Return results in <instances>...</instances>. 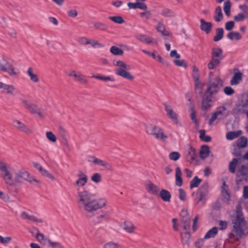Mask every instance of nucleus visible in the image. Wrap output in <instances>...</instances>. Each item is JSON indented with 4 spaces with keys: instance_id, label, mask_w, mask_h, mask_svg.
<instances>
[{
    "instance_id": "nucleus-1",
    "label": "nucleus",
    "mask_w": 248,
    "mask_h": 248,
    "mask_svg": "<svg viewBox=\"0 0 248 248\" xmlns=\"http://www.w3.org/2000/svg\"><path fill=\"white\" fill-rule=\"evenodd\" d=\"M0 171L1 176L5 183L10 186H16L26 181L30 183L33 182L38 183V181L32 176L24 169L16 171L9 165L3 162L0 163Z\"/></svg>"
},
{
    "instance_id": "nucleus-2",
    "label": "nucleus",
    "mask_w": 248,
    "mask_h": 248,
    "mask_svg": "<svg viewBox=\"0 0 248 248\" xmlns=\"http://www.w3.org/2000/svg\"><path fill=\"white\" fill-rule=\"evenodd\" d=\"M78 203L80 208L92 213L106 206V201L103 199H95L93 194L84 190L78 192Z\"/></svg>"
},
{
    "instance_id": "nucleus-3",
    "label": "nucleus",
    "mask_w": 248,
    "mask_h": 248,
    "mask_svg": "<svg viewBox=\"0 0 248 248\" xmlns=\"http://www.w3.org/2000/svg\"><path fill=\"white\" fill-rule=\"evenodd\" d=\"M236 217L233 222V229L230 235L232 237H235L236 239L241 237L244 233V228L246 225L242 215V209L240 204L237 205L236 207Z\"/></svg>"
},
{
    "instance_id": "nucleus-4",
    "label": "nucleus",
    "mask_w": 248,
    "mask_h": 248,
    "mask_svg": "<svg viewBox=\"0 0 248 248\" xmlns=\"http://www.w3.org/2000/svg\"><path fill=\"white\" fill-rule=\"evenodd\" d=\"M146 131L148 134L154 136L157 140H165L168 138L163 129L159 126L148 124L146 126Z\"/></svg>"
},
{
    "instance_id": "nucleus-5",
    "label": "nucleus",
    "mask_w": 248,
    "mask_h": 248,
    "mask_svg": "<svg viewBox=\"0 0 248 248\" xmlns=\"http://www.w3.org/2000/svg\"><path fill=\"white\" fill-rule=\"evenodd\" d=\"M229 114V110L225 105L217 107L216 110L212 114L211 118L209 120V124L212 125L217 119L220 120L226 117Z\"/></svg>"
},
{
    "instance_id": "nucleus-6",
    "label": "nucleus",
    "mask_w": 248,
    "mask_h": 248,
    "mask_svg": "<svg viewBox=\"0 0 248 248\" xmlns=\"http://www.w3.org/2000/svg\"><path fill=\"white\" fill-rule=\"evenodd\" d=\"M217 100L215 96H213L204 92L202 96L201 108L203 110H206L211 108L214 102Z\"/></svg>"
},
{
    "instance_id": "nucleus-7",
    "label": "nucleus",
    "mask_w": 248,
    "mask_h": 248,
    "mask_svg": "<svg viewBox=\"0 0 248 248\" xmlns=\"http://www.w3.org/2000/svg\"><path fill=\"white\" fill-rule=\"evenodd\" d=\"M221 82V79L219 77H216L214 80L208 84L207 88L205 92L214 96V95L217 93L219 90V84Z\"/></svg>"
},
{
    "instance_id": "nucleus-8",
    "label": "nucleus",
    "mask_w": 248,
    "mask_h": 248,
    "mask_svg": "<svg viewBox=\"0 0 248 248\" xmlns=\"http://www.w3.org/2000/svg\"><path fill=\"white\" fill-rule=\"evenodd\" d=\"M165 109L167 116L177 125L181 126V123L178 119V115L173 111L172 107L167 103H164Z\"/></svg>"
},
{
    "instance_id": "nucleus-9",
    "label": "nucleus",
    "mask_w": 248,
    "mask_h": 248,
    "mask_svg": "<svg viewBox=\"0 0 248 248\" xmlns=\"http://www.w3.org/2000/svg\"><path fill=\"white\" fill-rule=\"evenodd\" d=\"M208 183L205 182L199 189L197 195L199 202H204L207 200L208 194Z\"/></svg>"
},
{
    "instance_id": "nucleus-10",
    "label": "nucleus",
    "mask_w": 248,
    "mask_h": 248,
    "mask_svg": "<svg viewBox=\"0 0 248 248\" xmlns=\"http://www.w3.org/2000/svg\"><path fill=\"white\" fill-rule=\"evenodd\" d=\"M88 160L89 162H92L95 165L104 167L107 170H111L112 169V166L109 163L103 160L96 158L94 156H89Z\"/></svg>"
},
{
    "instance_id": "nucleus-11",
    "label": "nucleus",
    "mask_w": 248,
    "mask_h": 248,
    "mask_svg": "<svg viewBox=\"0 0 248 248\" xmlns=\"http://www.w3.org/2000/svg\"><path fill=\"white\" fill-rule=\"evenodd\" d=\"M19 100L23 103L25 107L31 113L37 114L40 117H42V114L40 112L39 108L36 105L30 103L28 100H24L22 98H20Z\"/></svg>"
},
{
    "instance_id": "nucleus-12",
    "label": "nucleus",
    "mask_w": 248,
    "mask_h": 248,
    "mask_svg": "<svg viewBox=\"0 0 248 248\" xmlns=\"http://www.w3.org/2000/svg\"><path fill=\"white\" fill-rule=\"evenodd\" d=\"M245 180L248 178V167L245 165H242L238 169L236 173V183L237 184L241 181V177Z\"/></svg>"
},
{
    "instance_id": "nucleus-13",
    "label": "nucleus",
    "mask_w": 248,
    "mask_h": 248,
    "mask_svg": "<svg viewBox=\"0 0 248 248\" xmlns=\"http://www.w3.org/2000/svg\"><path fill=\"white\" fill-rule=\"evenodd\" d=\"M0 69L3 71L7 72L11 76H14L17 74V70L10 63L4 61V63H0Z\"/></svg>"
},
{
    "instance_id": "nucleus-14",
    "label": "nucleus",
    "mask_w": 248,
    "mask_h": 248,
    "mask_svg": "<svg viewBox=\"0 0 248 248\" xmlns=\"http://www.w3.org/2000/svg\"><path fill=\"white\" fill-rule=\"evenodd\" d=\"M242 75L238 69H235L233 76L230 81V84L232 86L239 84L242 80Z\"/></svg>"
},
{
    "instance_id": "nucleus-15",
    "label": "nucleus",
    "mask_w": 248,
    "mask_h": 248,
    "mask_svg": "<svg viewBox=\"0 0 248 248\" xmlns=\"http://www.w3.org/2000/svg\"><path fill=\"white\" fill-rule=\"evenodd\" d=\"M157 23L155 29L164 37V39H167V37L170 35V32L166 30L165 25L161 22L155 20Z\"/></svg>"
},
{
    "instance_id": "nucleus-16",
    "label": "nucleus",
    "mask_w": 248,
    "mask_h": 248,
    "mask_svg": "<svg viewBox=\"0 0 248 248\" xmlns=\"http://www.w3.org/2000/svg\"><path fill=\"white\" fill-rule=\"evenodd\" d=\"M34 166L36 169H37L39 171L40 173L42 175L47 177L48 178L51 179L52 181H54L55 180V178L53 176V175L46 170L44 169L40 164L38 163H34Z\"/></svg>"
},
{
    "instance_id": "nucleus-17",
    "label": "nucleus",
    "mask_w": 248,
    "mask_h": 248,
    "mask_svg": "<svg viewBox=\"0 0 248 248\" xmlns=\"http://www.w3.org/2000/svg\"><path fill=\"white\" fill-rule=\"evenodd\" d=\"M20 217L23 219L28 220L36 223H41L43 222L42 219L38 218L34 216L29 215L26 212H22L20 215Z\"/></svg>"
},
{
    "instance_id": "nucleus-18",
    "label": "nucleus",
    "mask_w": 248,
    "mask_h": 248,
    "mask_svg": "<svg viewBox=\"0 0 248 248\" xmlns=\"http://www.w3.org/2000/svg\"><path fill=\"white\" fill-rule=\"evenodd\" d=\"M200 28L201 30L204 31L206 34L209 33L213 27L212 23L205 21L203 18L200 19Z\"/></svg>"
},
{
    "instance_id": "nucleus-19",
    "label": "nucleus",
    "mask_w": 248,
    "mask_h": 248,
    "mask_svg": "<svg viewBox=\"0 0 248 248\" xmlns=\"http://www.w3.org/2000/svg\"><path fill=\"white\" fill-rule=\"evenodd\" d=\"M36 231L37 232L35 237L37 240L44 246H49L51 241L47 237H46L43 233H40L38 229H36Z\"/></svg>"
},
{
    "instance_id": "nucleus-20",
    "label": "nucleus",
    "mask_w": 248,
    "mask_h": 248,
    "mask_svg": "<svg viewBox=\"0 0 248 248\" xmlns=\"http://www.w3.org/2000/svg\"><path fill=\"white\" fill-rule=\"evenodd\" d=\"M223 52L219 47H214L212 49L211 58L221 61L223 59Z\"/></svg>"
},
{
    "instance_id": "nucleus-21",
    "label": "nucleus",
    "mask_w": 248,
    "mask_h": 248,
    "mask_svg": "<svg viewBox=\"0 0 248 248\" xmlns=\"http://www.w3.org/2000/svg\"><path fill=\"white\" fill-rule=\"evenodd\" d=\"M69 76L74 78L76 80L83 84H86L88 82V80L84 75L81 74H77L75 71H71Z\"/></svg>"
},
{
    "instance_id": "nucleus-22",
    "label": "nucleus",
    "mask_w": 248,
    "mask_h": 248,
    "mask_svg": "<svg viewBox=\"0 0 248 248\" xmlns=\"http://www.w3.org/2000/svg\"><path fill=\"white\" fill-rule=\"evenodd\" d=\"M235 110L239 114L246 113L248 112V102H242L236 105Z\"/></svg>"
},
{
    "instance_id": "nucleus-23",
    "label": "nucleus",
    "mask_w": 248,
    "mask_h": 248,
    "mask_svg": "<svg viewBox=\"0 0 248 248\" xmlns=\"http://www.w3.org/2000/svg\"><path fill=\"white\" fill-rule=\"evenodd\" d=\"M109 218L110 214L108 212H106L97 216L94 219V222L96 223L106 222L108 220Z\"/></svg>"
},
{
    "instance_id": "nucleus-24",
    "label": "nucleus",
    "mask_w": 248,
    "mask_h": 248,
    "mask_svg": "<svg viewBox=\"0 0 248 248\" xmlns=\"http://www.w3.org/2000/svg\"><path fill=\"white\" fill-rule=\"evenodd\" d=\"M163 201L165 202H170L171 199V194L167 190L163 189L159 192L158 195Z\"/></svg>"
},
{
    "instance_id": "nucleus-25",
    "label": "nucleus",
    "mask_w": 248,
    "mask_h": 248,
    "mask_svg": "<svg viewBox=\"0 0 248 248\" xmlns=\"http://www.w3.org/2000/svg\"><path fill=\"white\" fill-rule=\"evenodd\" d=\"M127 69H117L115 70V73L125 78L132 80L134 79V77L130 75V74L126 71Z\"/></svg>"
},
{
    "instance_id": "nucleus-26",
    "label": "nucleus",
    "mask_w": 248,
    "mask_h": 248,
    "mask_svg": "<svg viewBox=\"0 0 248 248\" xmlns=\"http://www.w3.org/2000/svg\"><path fill=\"white\" fill-rule=\"evenodd\" d=\"M146 189L150 193L154 195H158L160 190V188L158 186L152 183L147 184Z\"/></svg>"
},
{
    "instance_id": "nucleus-27",
    "label": "nucleus",
    "mask_w": 248,
    "mask_h": 248,
    "mask_svg": "<svg viewBox=\"0 0 248 248\" xmlns=\"http://www.w3.org/2000/svg\"><path fill=\"white\" fill-rule=\"evenodd\" d=\"M240 159L234 158L230 162L229 170L231 173H234L236 171V168L239 166Z\"/></svg>"
},
{
    "instance_id": "nucleus-28",
    "label": "nucleus",
    "mask_w": 248,
    "mask_h": 248,
    "mask_svg": "<svg viewBox=\"0 0 248 248\" xmlns=\"http://www.w3.org/2000/svg\"><path fill=\"white\" fill-rule=\"evenodd\" d=\"M79 178L76 181V184L79 186H84L87 182V176L82 172H80L78 174Z\"/></svg>"
},
{
    "instance_id": "nucleus-29",
    "label": "nucleus",
    "mask_w": 248,
    "mask_h": 248,
    "mask_svg": "<svg viewBox=\"0 0 248 248\" xmlns=\"http://www.w3.org/2000/svg\"><path fill=\"white\" fill-rule=\"evenodd\" d=\"M127 6L129 9H140L142 10H146L147 9V6L145 3H140L139 2H128Z\"/></svg>"
},
{
    "instance_id": "nucleus-30",
    "label": "nucleus",
    "mask_w": 248,
    "mask_h": 248,
    "mask_svg": "<svg viewBox=\"0 0 248 248\" xmlns=\"http://www.w3.org/2000/svg\"><path fill=\"white\" fill-rule=\"evenodd\" d=\"M13 125L15 127L17 128L20 130L26 133H30V130L23 123L18 120H14L13 121Z\"/></svg>"
},
{
    "instance_id": "nucleus-31",
    "label": "nucleus",
    "mask_w": 248,
    "mask_h": 248,
    "mask_svg": "<svg viewBox=\"0 0 248 248\" xmlns=\"http://www.w3.org/2000/svg\"><path fill=\"white\" fill-rule=\"evenodd\" d=\"M0 89H3V92H6L8 93L13 94L15 91V88L12 85L6 84L0 82Z\"/></svg>"
},
{
    "instance_id": "nucleus-32",
    "label": "nucleus",
    "mask_w": 248,
    "mask_h": 248,
    "mask_svg": "<svg viewBox=\"0 0 248 248\" xmlns=\"http://www.w3.org/2000/svg\"><path fill=\"white\" fill-rule=\"evenodd\" d=\"M221 193L223 200L229 201L230 200V195L228 191V186L224 182L221 187Z\"/></svg>"
},
{
    "instance_id": "nucleus-33",
    "label": "nucleus",
    "mask_w": 248,
    "mask_h": 248,
    "mask_svg": "<svg viewBox=\"0 0 248 248\" xmlns=\"http://www.w3.org/2000/svg\"><path fill=\"white\" fill-rule=\"evenodd\" d=\"M218 229L217 227H213L210 229L205 234L204 239H208L211 238H214L217 234Z\"/></svg>"
},
{
    "instance_id": "nucleus-34",
    "label": "nucleus",
    "mask_w": 248,
    "mask_h": 248,
    "mask_svg": "<svg viewBox=\"0 0 248 248\" xmlns=\"http://www.w3.org/2000/svg\"><path fill=\"white\" fill-rule=\"evenodd\" d=\"M182 173L179 167H177L175 170V183L178 186H181L183 184L182 178Z\"/></svg>"
},
{
    "instance_id": "nucleus-35",
    "label": "nucleus",
    "mask_w": 248,
    "mask_h": 248,
    "mask_svg": "<svg viewBox=\"0 0 248 248\" xmlns=\"http://www.w3.org/2000/svg\"><path fill=\"white\" fill-rule=\"evenodd\" d=\"M182 242L184 244L189 245L191 240V234L189 232H185L181 233Z\"/></svg>"
},
{
    "instance_id": "nucleus-36",
    "label": "nucleus",
    "mask_w": 248,
    "mask_h": 248,
    "mask_svg": "<svg viewBox=\"0 0 248 248\" xmlns=\"http://www.w3.org/2000/svg\"><path fill=\"white\" fill-rule=\"evenodd\" d=\"M223 13L222 12L221 7L217 6L215 11V15L214 16V19L216 22H220L223 19Z\"/></svg>"
},
{
    "instance_id": "nucleus-37",
    "label": "nucleus",
    "mask_w": 248,
    "mask_h": 248,
    "mask_svg": "<svg viewBox=\"0 0 248 248\" xmlns=\"http://www.w3.org/2000/svg\"><path fill=\"white\" fill-rule=\"evenodd\" d=\"M210 153L209 148L207 145H202L200 152V156L202 158L204 159L207 157Z\"/></svg>"
},
{
    "instance_id": "nucleus-38",
    "label": "nucleus",
    "mask_w": 248,
    "mask_h": 248,
    "mask_svg": "<svg viewBox=\"0 0 248 248\" xmlns=\"http://www.w3.org/2000/svg\"><path fill=\"white\" fill-rule=\"evenodd\" d=\"M220 62V61L211 58L207 64V67L210 70L214 69L219 65Z\"/></svg>"
},
{
    "instance_id": "nucleus-39",
    "label": "nucleus",
    "mask_w": 248,
    "mask_h": 248,
    "mask_svg": "<svg viewBox=\"0 0 248 248\" xmlns=\"http://www.w3.org/2000/svg\"><path fill=\"white\" fill-rule=\"evenodd\" d=\"M224 34V30L222 28H218L216 29V35L214 37V41L218 42L221 40L223 38Z\"/></svg>"
},
{
    "instance_id": "nucleus-40",
    "label": "nucleus",
    "mask_w": 248,
    "mask_h": 248,
    "mask_svg": "<svg viewBox=\"0 0 248 248\" xmlns=\"http://www.w3.org/2000/svg\"><path fill=\"white\" fill-rule=\"evenodd\" d=\"M122 227L124 230L128 233H132L135 229V226L130 222H125Z\"/></svg>"
},
{
    "instance_id": "nucleus-41",
    "label": "nucleus",
    "mask_w": 248,
    "mask_h": 248,
    "mask_svg": "<svg viewBox=\"0 0 248 248\" xmlns=\"http://www.w3.org/2000/svg\"><path fill=\"white\" fill-rule=\"evenodd\" d=\"M137 38L142 42L150 44L152 42L153 38L145 34H140L137 36Z\"/></svg>"
},
{
    "instance_id": "nucleus-42",
    "label": "nucleus",
    "mask_w": 248,
    "mask_h": 248,
    "mask_svg": "<svg viewBox=\"0 0 248 248\" xmlns=\"http://www.w3.org/2000/svg\"><path fill=\"white\" fill-rule=\"evenodd\" d=\"M248 139L245 137H241L238 139L236 142V145L239 148H244L247 145Z\"/></svg>"
},
{
    "instance_id": "nucleus-43",
    "label": "nucleus",
    "mask_w": 248,
    "mask_h": 248,
    "mask_svg": "<svg viewBox=\"0 0 248 248\" xmlns=\"http://www.w3.org/2000/svg\"><path fill=\"white\" fill-rule=\"evenodd\" d=\"M242 133L241 131L229 132L226 134V139L229 140H232L239 137Z\"/></svg>"
},
{
    "instance_id": "nucleus-44",
    "label": "nucleus",
    "mask_w": 248,
    "mask_h": 248,
    "mask_svg": "<svg viewBox=\"0 0 248 248\" xmlns=\"http://www.w3.org/2000/svg\"><path fill=\"white\" fill-rule=\"evenodd\" d=\"M200 138L201 140L204 142H209L211 140V138L210 136L205 134V131L203 129L199 130Z\"/></svg>"
},
{
    "instance_id": "nucleus-45",
    "label": "nucleus",
    "mask_w": 248,
    "mask_h": 248,
    "mask_svg": "<svg viewBox=\"0 0 248 248\" xmlns=\"http://www.w3.org/2000/svg\"><path fill=\"white\" fill-rule=\"evenodd\" d=\"M228 39L232 40L235 39L236 40H239L241 39L242 36L238 32H230L227 35Z\"/></svg>"
},
{
    "instance_id": "nucleus-46",
    "label": "nucleus",
    "mask_w": 248,
    "mask_h": 248,
    "mask_svg": "<svg viewBox=\"0 0 248 248\" xmlns=\"http://www.w3.org/2000/svg\"><path fill=\"white\" fill-rule=\"evenodd\" d=\"M202 182V180L197 176H195L190 182V188L197 187Z\"/></svg>"
},
{
    "instance_id": "nucleus-47",
    "label": "nucleus",
    "mask_w": 248,
    "mask_h": 248,
    "mask_svg": "<svg viewBox=\"0 0 248 248\" xmlns=\"http://www.w3.org/2000/svg\"><path fill=\"white\" fill-rule=\"evenodd\" d=\"M27 73L30 77V79L32 81L34 82H37L38 81L39 78L37 75L33 73L32 69L31 67L28 68Z\"/></svg>"
},
{
    "instance_id": "nucleus-48",
    "label": "nucleus",
    "mask_w": 248,
    "mask_h": 248,
    "mask_svg": "<svg viewBox=\"0 0 248 248\" xmlns=\"http://www.w3.org/2000/svg\"><path fill=\"white\" fill-rule=\"evenodd\" d=\"M161 14L166 17H171L175 16L174 13L172 10L167 8L162 10Z\"/></svg>"
},
{
    "instance_id": "nucleus-49",
    "label": "nucleus",
    "mask_w": 248,
    "mask_h": 248,
    "mask_svg": "<svg viewBox=\"0 0 248 248\" xmlns=\"http://www.w3.org/2000/svg\"><path fill=\"white\" fill-rule=\"evenodd\" d=\"M110 51L111 53L115 55H122L124 52L123 50L115 46H112L110 47Z\"/></svg>"
},
{
    "instance_id": "nucleus-50",
    "label": "nucleus",
    "mask_w": 248,
    "mask_h": 248,
    "mask_svg": "<svg viewBox=\"0 0 248 248\" xmlns=\"http://www.w3.org/2000/svg\"><path fill=\"white\" fill-rule=\"evenodd\" d=\"M231 3L230 1L228 0L224 3L223 10L227 16H230V9H231Z\"/></svg>"
},
{
    "instance_id": "nucleus-51",
    "label": "nucleus",
    "mask_w": 248,
    "mask_h": 248,
    "mask_svg": "<svg viewBox=\"0 0 248 248\" xmlns=\"http://www.w3.org/2000/svg\"><path fill=\"white\" fill-rule=\"evenodd\" d=\"M108 18L113 21L114 22L117 24H123L124 22V20L122 18V17L120 16H109Z\"/></svg>"
},
{
    "instance_id": "nucleus-52",
    "label": "nucleus",
    "mask_w": 248,
    "mask_h": 248,
    "mask_svg": "<svg viewBox=\"0 0 248 248\" xmlns=\"http://www.w3.org/2000/svg\"><path fill=\"white\" fill-rule=\"evenodd\" d=\"M92 77L97 78V79H100V80H104L105 81H114V79L112 76L105 77V76H98V75H97V76L93 75L92 76Z\"/></svg>"
},
{
    "instance_id": "nucleus-53",
    "label": "nucleus",
    "mask_w": 248,
    "mask_h": 248,
    "mask_svg": "<svg viewBox=\"0 0 248 248\" xmlns=\"http://www.w3.org/2000/svg\"><path fill=\"white\" fill-rule=\"evenodd\" d=\"M180 216L182 217V221L184 223H186L187 221H189V217L186 210H182L181 212Z\"/></svg>"
},
{
    "instance_id": "nucleus-54",
    "label": "nucleus",
    "mask_w": 248,
    "mask_h": 248,
    "mask_svg": "<svg viewBox=\"0 0 248 248\" xmlns=\"http://www.w3.org/2000/svg\"><path fill=\"white\" fill-rule=\"evenodd\" d=\"M192 77L195 81L199 80L200 78L199 69L195 66L193 67Z\"/></svg>"
},
{
    "instance_id": "nucleus-55",
    "label": "nucleus",
    "mask_w": 248,
    "mask_h": 248,
    "mask_svg": "<svg viewBox=\"0 0 248 248\" xmlns=\"http://www.w3.org/2000/svg\"><path fill=\"white\" fill-rule=\"evenodd\" d=\"M93 26L97 30H105L107 28V26L101 22H93Z\"/></svg>"
},
{
    "instance_id": "nucleus-56",
    "label": "nucleus",
    "mask_w": 248,
    "mask_h": 248,
    "mask_svg": "<svg viewBox=\"0 0 248 248\" xmlns=\"http://www.w3.org/2000/svg\"><path fill=\"white\" fill-rule=\"evenodd\" d=\"M180 155L178 152H173L169 154V157L170 160L176 161L179 159Z\"/></svg>"
},
{
    "instance_id": "nucleus-57",
    "label": "nucleus",
    "mask_w": 248,
    "mask_h": 248,
    "mask_svg": "<svg viewBox=\"0 0 248 248\" xmlns=\"http://www.w3.org/2000/svg\"><path fill=\"white\" fill-rule=\"evenodd\" d=\"M46 137L49 140L52 142H55L57 140L56 136L51 131H48L46 133Z\"/></svg>"
},
{
    "instance_id": "nucleus-58",
    "label": "nucleus",
    "mask_w": 248,
    "mask_h": 248,
    "mask_svg": "<svg viewBox=\"0 0 248 248\" xmlns=\"http://www.w3.org/2000/svg\"><path fill=\"white\" fill-rule=\"evenodd\" d=\"M101 176L98 173H95L91 177V180L95 183H98L101 181Z\"/></svg>"
},
{
    "instance_id": "nucleus-59",
    "label": "nucleus",
    "mask_w": 248,
    "mask_h": 248,
    "mask_svg": "<svg viewBox=\"0 0 248 248\" xmlns=\"http://www.w3.org/2000/svg\"><path fill=\"white\" fill-rule=\"evenodd\" d=\"M88 44L91 45L93 47H101L103 46L102 44L99 43L95 40H89Z\"/></svg>"
},
{
    "instance_id": "nucleus-60",
    "label": "nucleus",
    "mask_w": 248,
    "mask_h": 248,
    "mask_svg": "<svg viewBox=\"0 0 248 248\" xmlns=\"http://www.w3.org/2000/svg\"><path fill=\"white\" fill-rule=\"evenodd\" d=\"M224 92L227 95H231L234 93V90L230 86H226L224 88Z\"/></svg>"
},
{
    "instance_id": "nucleus-61",
    "label": "nucleus",
    "mask_w": 248,
    "mask_h": 248,
    "mask_svg": "<svg viewBox=\"0 0 248 248\" xmlns=\"http://www.w3.org/2000/svg\"><path fill=\"white\" fill-rule=\"evenodd\" d=\"M119 245L113 242H109L104 246V248H118Z\"/></svg>"
},
{
    "instance_id": "nucleus-62",
    "label": "nucleus",
    "mask_w": 248,
    "mask_h": 248,
    "mask_svg": "<svg viewBox=\"0 0 248 248\" xmlns=\"http://www.w3.org/2000/svg\"><path fill=\"white\" fill-rule=\"evenodd\" d=\"M234 27V22L232 21H228L225 23V28L227 31H231Z\"/></svg>"
},
{
    "instance_id": "nucleus-63",
    "label": "nucleus",
    "mask_w": 248,
    "mask_h": 248,
    "mask_svg": "<svg viewBox=\"0 0 248 248\" xmlns=\"http://www.w3.org/2000/svg\"><path fill=\"white\" fill-rule=\"evenodd\" d=\"M219 230H225L228 226V223L226 221L220 220L219 221Z\"/></svg>"
},
{
    "instance_id": "nucleus-64",
    "label": "nucleus",
    "mask_w": 248,
    "mask_h": 248,
    "mask_svg": "<svg viewBox=\"0 0 248 248\" xmlns=\"http://www.w3.org/2000/svg\"><path fill=\"white\" fill-rule=\"evenodd\" d=\"M49 246L53 248H63L62 245L57 242H53L51 241Z\"/></svg>"
}]
</instances>
